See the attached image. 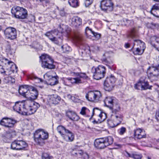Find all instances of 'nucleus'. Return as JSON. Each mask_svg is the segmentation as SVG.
I'll list each match as a JSON object with an SVG mask.
<instances>
[{"instance_id":"1","label":"nucleus","mask_w":159,"mask_h":159,"mask_svg":"<svg viewBox=\"0 0 159 159\" xmlns=\"http://www.w3.org/2000/svg\"><path fill=\"white\" fill-rule=\"evenodd\" d=\"M40 105L38 103L34 102L27 101L24 103L16 102L13 106V110L24 115H30L34 113Z\"/></svg>"},{"instance_id":"2","label":"nucleus","mask_w":159,"mask_h":159,"mask_svg":"<svg viewBox=\"0 0 159 159\" xmlns=\"http://www.w3.org/2000/svg\"><path fill=\"white\" fill-rule=\"evenodd\" d=\"M139 36L137 31L134 28L132 29L129 34L128 35V37H130L134 39V44L131 49V50L134 48V46L136 45L139 46V47L136 48L135 51H133V53L135 55H141L143 52L145 48L144 43L141 40L136 39L138 38Z\"/></svg>"},{"instance_id":"3","label":"nucleus","mask_w":159,"mask_h":159,"mask_svg":"<svg viewBox=\"0 0 159 159\" xmlns=\"http://www.w3.org/2000/svg\"><path fill=\"white\" fill-rule=\"evenodd\" d=\"M0 61L2 65H5V68L2 67L0 68V73L3 75H8L12 73H16L17 71V67L12 61H9L5 58L0 59Z\"/></svg>"},{"instance_id":"4","label":"nucleus","mask_w":159,"mask_h":159,"mask_svg":"<svg viewBox=\"0 0 159 159\" xmlns=\"http://www.w3.org/2000/svg\"><path fill=\"white\" fill-rule=\"evenodd\" d=\"M34 140L38 144L42 146L44 143V140L48 138V134L43 130L39 129L35 131L34 134Z\"/></svg>"},{"instance_id":"5","label":"nucleus","mask_w":159,"mask_h":159,"mask_svg":"<svg viewBox=\"0 0 159 159\" xmlns=\"http://www.w3.org/2000/svg\"><path fill=\"white\" fill-rule=\"evenodd\" d=\"M113 139L111 136L96 139L94 143L96 147L99 149H103L112 144Z\"/></svg>"},{"instance_id":"6","label":"nucleus","mask_w":159,"mask_h":159,"mask_svg":"<svg viewBox=\"0 0 159 159\" xmlns=\"http://www.w3.org/2000/svg\"><path fill=\"white\" fill-rule=\"evenodd\" d=\"M11 12L15 18L19 19H25L28 16L27 10L18 6L13 7L11 9Z\"/></svg>"},{"instance_id":"7","label":"nucleus","mask_w":159,"mask_h":159,"mask_svg":"<svg viewBox=\"0 0 159 159\" xmlns=\"http://www.w3.org/2000/svg\"><path fill=\"white\" fill-rule=\"evenodd\" d=\"M40 58L42 62V67L49 69L55 68V66L53 64V60L49 55L47 54H43L40 57Z\"/></svg>"},{"instance_id":"8","label":"nucleus","mask_w":159,"mask_h":159,"mask_svg":"<svg viewBox=\"0 0 159 159\" xmlns=\"http://www.w3.org/2000/svg\"><path fill=\"white\" fill-rule=\"evenodd\" d=\"M91 71L93 74L94 78L99 80L104 77L106 74V68L102 65H99L97 67H93Z\"/></svg>"},{"instance_id":"9","label":"nucleus","mask_w":159,"mask_h":159,"mask_svg":"<svg viewBox=\"0 0 159 159\" xmlns=\"http://www.w3.org/2000/svg\"><path fill=\"white\" fill-rule=\"evenodd\" d=\"M17 121L12 118L4 117L0 121V125L8 129L13 128Z\"/></svg>"},{"instance_id":"10","label":"nucleus","mask_w":159,"mask_h":159,"mask_svg":"<svg viewBox=\"0 0 159 159\" xmlns=\"http://www.w3.org/2000/svg\"><path fill=\"white\" fill-rule=\"evenodd\" d=\"M101 96V93L99 91H90L86 94V98L89 101L96 102L99 100Z\"/></svg>"},{"instance_id":"11","label":"nucleus","mask_w":159,"mask_h":159,"mask_svg":"<svg viewBox=\"0 0 159 159\" xmlns=\"http://www.w3.org/2000/svg\"><path fill=\"white\" fill-rule=\"evenodd\" d=\"M6 38L10 40L16 39L17 37V31L16 29L11 27L7 28L4 31Z\"/></svg>"},{"instance_id":"12","label":"nucleus","mask_w":159,"mask_h":159,"mask_svg":"<svg viewBox=\"0 0 159 159\" xmlns=\"http://www.w3.org/2000/svg\"><path fill=\"white\" fill-rule=\"evenodd\" d=\"M116 80V78L113 76L107 77L104 82L105 89L108 91L112 90L114 86Z\"/></svg>"},{"instance_id":"13","label":"nucleus","mask_w":159,"mask_h":159,"mask_svg":"<svg viewBox=\"0 0 159 159\" xmlns=\"http://www.w3.org/2000/svg\"><path fill=\"white\" fill-rule=\"evenodd\" d=\"M27 146V144L24 141L17 140L13 142L11 144V148L13 150H22L26 148Z\"/></svg>"},{"instance_id":"14","label":"nucleus","mask_w":159,"mask_h":159,"mask_svg":"<svg viewBox=\"0 0 159 159\" xmlns=\"http://www.w3.org/2000/svg\"><path fill=\"white\" fill-rule=\"evenodd\" d=\"M147 73L149 78H152V80H155L159 75V69L157 66L149 67L147 69Z\"/></svg>"},{"instance_id":"15","label":"nucleus","mask_w":159,"mask_h":159,"mask_svg":"<svg viewBox=\"0 0 159 159\" xmlns=\"http://www.w3.org/2000/svg\"><path fill=\"white\" fill-rule=\"evenodd\" d=\"M113 6V3L111 0H102L101 2V8L104 11H112Z\"/></svg>"},{"instance_id":"16","label":"nucleus","mask_w":159,"mask_h":159,"mask_svg":"<svg viewBox=\"0 0 159 159\" xmlns=\"http://www.w3.org/2000/svg\"><path fill=\"white\" fill-rule=\"evenodd\" d=\"M95 111L97 113H100V114L98 116L99 118L98 119V121L94 120L93 121V124H97L99 123H100L105 120L106 118V114L103 112H101L100 110L98 109V108H95L93 109L92 117H93L94 115V113Z\"/></svg>"},{"instance_id":"17","label":"nucleus","mask_w":159,"mask_h":159,"mask_svg":"<svg viewBox=\"0 0 159 159\" xmlns=\"http://www.w3.org/2000/svg\"><path fill=\"white\" fill-rule=\"evenodd\" d=\"M72 154L75 157H82L84 159H93L92 157L89 156L86 153H83L81 150H73L72 152Z\"/></svg>"},{"instance_id":"18","label":"nucleus","mask_w":159,"mask_h":159,"mask_svg":"<svg viewBox=\"0 0 159 159\" xmlns=\"http://www.w3.org/2000/svg\"><path fill=\"white\" fill-rule=\"evenodd\" d=\"M116 102L115 98L112 97H107L104 100V104L105 106L110 109H112L114 110L118 111V109H115L114 108V105Z\"/></svg>"},{"instance_id":"19","label":"nucleus","mask_w":159,"mask_h":159,"mask_svg":"<svg viewBox=\"0 0 159 159\" xmlns=\"http://www.w3.org/2000/svg\"><path fill=\"white\" fill-rule=\"evenodd\" d=\"M134 136L135 139H141L146 138V134L144 130L138 128L134 130Z\"/></svg>"},{"instance_id":"20","label":"nucleus","mask_w":159,"mask_h":159,"mask_svg":"<svg viewBox=\"0 0 159 159\" xmlns=\"http://www.w3.org/2000/svg\"><path fill=\"white\" fill-rule=\"evenodd\" d=\"M57 34V32L56 31L52 30L47 32L45 35L48 37L52 42L56 44H58L59 41L57 38L55 36Z\"/></svg>"},{"instance_id":"21","label":"nucleus","mask_w":159,"mask_h":159,"mask_svg":"<svg viewBox=\"0 0 159 159\" xmlns=\"http://www.w3.org/2000/svg\"><path fill=\"white\" fill-rule=\"evenodd\" d=\"M60 97L57 94H53L49 96L48 101L49 105L57 104L60 101Z\"/></svg>"},{"instance_id":"22","label":"nucleus","mask_w":159,"mask_h":159,"mask_svg":"<svg viewBox=\"0 0 159 159\" xmlns=\"http://www.w3.org/2000/svg\"><path fill=\"white\" fill-rule=\"evenodd\" d=\"M119 110V108L118 109V111H117V110L116 111L113 110V113H114V112H115L116 113L114 114H113L111 115V118L114 122L115 125H116V126L120 124L122 120L121 116L120 115L117 114L116 113V112L118 111Z\"/></svg>"},{"instance_id":"23","label":"nucleus","mask_w":159,"mask_h":159,"mask_svg":"<svg viewBox=\"0 0 159 159\" xmlns=\"http://www.w3.org/2000/svg\"><path fill=\"white\" fill-rule=\"evenodd\" d=\"M70 23L72 26L79 28L82 24V19L78 16H74L72 18Z\"/></svg>"},{"instance_id":"24","label":"nucleus","mask_w":159,"mask_h":159,"mask_svg":"<svg viewBox=\"0 0 159 159\" xmlns=\"http://www.w3.org/2000/svg\"><path fill=\"white\" fill-rule=\"evenodd\" d=\"M69 83L72 84H79L81 83L82 81L78 77L75 78H68L65 79L64 81V84L66 85H69Z\"/></svg>"},{"instance_id":"25","label":"nucleus","mask_w":159,"mask_h":159,"mask_svg":"<svg viewBox=\"0 0 159 159\" xmlns=\"http://www.w3.org/2000/svg\"><path fill=\"white\" fill-rule=\"evenodd\" d=\"M150 40L152 45L159 51V37L156 36L152 37Z\"/></svg>"},{"instance_id":"26","label":"nucleus","mask_w":159,"mask_h":159,"mask_svg":"<svg viewBox=\"0 0 159 159\" xmlns=\"http://www.w3.org/2000/svg\"><path fill=\"white\" fill-rule=\"evenodd\" d=\"M66 116L73 121H77L79 119V116L76 113L70 111H66Z\"/></svg>"},{"instance_id":"27","label":"nucleus","mask_w":159,"mask_h":159,"mask_svg":"<svg viewBox=\"0 0 159 159\" xmlns=\"http://www.w3.org/2000/svg\"><path fill=\"white\" fill-rule=\"evenodd\" d=\"M67 135H63L62 137L65 140L68 142H72L74 139V135L73 134L70 130L69 132H66V133Z\"/></svg>"},{"instance_id":"28","label":"nucleus","mask_w":159,"mask_h":159,"mask_svg":"<svg viewBox=\"0 0 159 159\" xmlns=\"http://www.w3.org/2000/svg\"><path fill=\"white\" fill-rule=\"evenodd\" d=\"M31 86L29 85H22L20 87L19 89V93L22 96H24L25 94L29 90L30 87Z\"/></svg>"},{"instance_id":"29","label":"nucleus","mask_w":159,"mask_h":159,"mask_svg":"<svg viewBox=\"0 0 159 159\" xmlns=\"http://www.w3.org/2000/svg\"><path fill=\"white\" fill-rule=\"evenodd\" d=\"M30 99L31 100H34L38 96V92L37 90L33 88L30 87Z\"/></svg>"},{"instance_id":"30","label":"nucleus","mask_w":159,"mask_h":159,"mask_svg":"<svg viewBox=\"0 0 159 159\" xmlns=\"http://www.w3.org/2000/svg\"><path fill=\"white\" fill-rule=\"evenodd\" d=\"M55 73L53 71H50L47 72L44 75V77L47 80H49L55 76L54 75Z\"/></svg>"},{"instance_id":"31","label":"nucleus","mask_w":159,"mask_h":159,"mask_svg":"<svg viewBox=\"0 0 159 159\" xmlns=\"http://www.w3.org/2000/svg\"><path fill=\"white\" fill-rule=\"evenodd\" d=\"M145 78V76H142L140 78L139 81L135 85V88L137 89L142 90L143 81H144V79Z\"/></svg>"},{"instance_id":"32","label":"nucleus","mask_w":159,"mask_h":159,"mask_svg":"<svg viewBox=\"0 0 159 159\" xmlns=\"http://www.w3.org/2000/svg\"><path fill=\"white\" fill-rule=\"evenodd\" d=\"M2 139L5 142H8L12 137V135L10 133L7 132L2 135Z\"/></svg>"},{"instance_id":"33","label":"nucleus","mask_w":159,"mask_h":159,"mask_svg":"<svg viewBox=\"0 0 159 159\" xmlns=\"http://www.w3.org/2000/svg\"><path fill=\"white\" fill-rule=\"evenodd\" d=\"M57 129L58 132L61 135L62 137L64 135V133L69 132V130L66 129L64 127L61 125L58 126Z\"/></svg>"},{"instance_id":"34","label":"nucleus","mask_w":159,"mask_h":159,"mask_svg":"<svg viewBox=\"0 0 159 159\" xmlns=\"http://www.w3.org/2000/svg\"><path fill=\"white\" fill-rule=\"evenodd\" d=\"M86 31H89V32L92 33L94 37H95L97 39H99L101 37V34L95 32L92 30L90 29L89 27H87L86 28Z\"/></svg>"},{"instance_id":"35","label":"nucleus","mask_w":159,"mask_h":159,"mask_svg":"<svg viewBox=\"0 0 159 159\" xmlns=\"http://www.w3.org/2000/svg\"><path fill=\"white\" fill-rule=\"evenodd\" d=\"M147 78L145 77V78L144 79V81H143L142 84H143V87H142V90H146L147 89H151V88L152 87V86H150L147 81L146 80Z\"/></svg>"},{"instance_id":"36","label":"nucleus","mask_w":159,"mask_h":159,"mask_svg":"<svg viewBox=\"0 0 159 159\" xmlns=\"http://www.w3.org/2000/svg\"><path fill=\"white\" fill-rule=\"evenodd\" d=\"M69 5L72 7H76L79 6L78 0H68Z\"/></svg>"},{"instance_id":"37","label":"nucleus","mask_w":159,"mask_h":159,"mask_svg":"<svg viewBox=\"0 0 159 159\" xmlns=\"http://www.w3.org/2000/svg\"><path fill=\"white\" fill-rule=\"evenodd\" d=\"M61 48L64 52H69L71 50L70 47L66 44L61 46Z\"/></svg>"},{"instance_id":"38","label":"nucleus","mask_w":159,"mask_h":159,"mask_svg":"<svg viewBox=\"0 0 159 159\" xmlns=\"http://www.w3.org/2000/svg\"><path fill=\"white\" fill-rule=\"evenodd\" d=\"M56 77H57V76L56 77L55 76L53 78H52V79H51L50 80H48L49 84L50 85H54L57 84L58 83V81Z\"/></svg>"},{"instance_id":"39","label":"nucleus","mask_w":159,"mask_h":159,"mask_svg":"<svg viewBox=\"0 0 159 159\" xmlns=\"http://www.w3.org/2000/svg\"><path fill=\"white\" fill-rule=\"evenodd\" d=\"M52 157L49 156L48 153L43 152L42 155V159H52Z\"/></svg>"},{"instance_id":"40","label":"nucleus","mask_w":159,"mask_h":159,"mask_svg":"<svg viewBox=\"0 0 159 159\" xmlns=\"http://www.w3.org/2000/svg\"><path fill=\"white\" fill-rule=\"evenodd\" d=\"M126 128L122 127L118 129V133L119 134L122 135L126 132Z\"/></svg>"},{"instance_id":"41","label":"nucleus","mask_w":159,"mask_h":159,"mask_svg":"<svg viewBox=\"0 0 159 159\" xmlns=\"http://www.w3.org/2000/svg\"><path fill=\"white\" fill-rule=\"evenodd\" d=\"M9 75H3L5 76L3 80V81L5 83H11V79H10L9 78H12V77L11 76H9Z\"/></svg>"},{"instance_id":"42","label":"nucleus","mask_w":159,"mask_h":159,"mask_svg":"<svg viewBox=\"0 0 159 159\" xmlns=\"http://www.w3.org/2000/svg\"><path fill=\"white\" fill-rule=\"evenodd\" d=\"M107 124L110 127L112 128L116 126V125H115L114 122L111 119V120H107Z\"/></svg>"},{"instance_id":"43","label":"nucleus","mask_w":159,"mask_h":159,"mask_svg":"<svg viewBox=\"0 0 159 159\" xmlns=\"http://www.w3.org/2000/svg\"><path fill=\"white\" fill-rule=\"evenodd\" d=\"M150 12L154 16L159 17V9L156 11H151Z\"/></svg>"},{"instance_id":"44","label":"nucleus","mask_w":159,"mask_h":159,"mask_svg":"<svg viewBox=\"0 0 159 159\" xmlns=\"http://www.w3.org/2000/svg\"><path fill=\"white\" fill-rule=\"evenodd\" d=\"M76 75L77 76H79L80 78H83L84 79H87L88 78V77L84 73H77L76 74Z\"/></svg>"},{"instance_id":"45","label":"nucleus","mask_w":159,"mask_h":159,"mask_svg":"<svg viewBox=\"0 0 159 159\" xmlns=\"http://www.w3.org/2000/svg\"><path fill=\"white\" fill-rule=\"evenodd\" d=\"M6 51L10 54H11L13 52L14 50L11 49L10 46L7 45L6 48Z\"/></svg>"},{"instance_id":"46","label":"nucleus","mask_w":159,"mask_h":159,"mask_svg":"<svg viewBox=\"0 0 159 159\" xmlns=\"http://www.w3.org/2000/svg\"><path fill=\"white\" fill-rule=\"evenodd\" d=\"M31 87H32L31 86ZM29 90H28V91L25 94V95L23 96V97H24L28 99H30V88H29Z\"/></svg>"},{"instance_id":"47","label":"nucleus","mask_w":159,"mask_h":159,"mask_svg":"<svg viewBox=\"0 0 159 159\" xmlns=\"http://www.w3.org/2000/svg\"><path fill=\"white\" fill-rule=\"evenodd\" d=\"M151 27L153 29H159V25L158 24L152 23L151 24Z\"/></svg>"},{"instance_id":"48","label":"nucleus","mask_w":159,"mask_h":159,"mask_svg":"<svg viewBox=\"0 0 159 159\" xmlns=\"http://www.w3.org/2000/svg\"><path fill=\"white\" fill-rule=\"evenodd\" d=\"M89 111V109L86 107H84L82 108L80 113L82 115H84L85 114L86 112Z\"/></svg>"},{"instance_id":"49","label":"nucleus","mask_w":159,"mask_h":159,"mask_svg":"<svg viewBox=\"0 0 159 159\" xmlns=\"http://www.w3.org/2000/svg\"><path fill=\"white\" fill-rule=\"evenodd\" d=\"M85 5L86 7H88L92 4L93 0H85Z\"/></svg>"},{"instance_id":"50","label":"nucleus","mask_w":159,"mask_h":159,"mask_svg":"<svg viewBox=\"0 0 159 159\" xmlns=\"http://www.w3.org/2000/svg\"><path fill=\"white\" fill-rule=\"evenodd\" d=\"M159 9V4H156L152 7L151 11H156Z\"/></svg>"},{"instance_id":"51","label":"nucleus","mask_w":159,"mask_h":159,"mask_svg":"<svg viewBox=\"0 0 159 159\" xmlns=\"http://www.w3.org/2000/svg\"><path fill=\"white\" fill-rule=\"evenodd\" d=\"M134 153L131 152L129 153L127 152L126 151L125 154V156L127 157H130L133 158L134 154Z\"/></svg>"},{"instance_id":"52","label":"nucleus","mask_w":159,"mask_h":159,"mask_svg":"<svg viewBox=\"0 0 159 159\" xmlns=\"http://www.w3.org/2000/svg\"><path fill=\"white\" fill-rule=\"evenodd\" d=\"M142 157L141 155L137 154L134 153L133 158L134 159H141Z\"/></svg>"},{"instance_id":"53","label":"nucleus","mask_w":159,"mask_h":159,"mask_svg":"<svg viewBox=\"0 0 159 159\" xmlns=\"http://www.w3.org/2000/svg\"><path fill=\"white\" fill-rule=\"evenodd\" d=\"M118 84L119 85H121L122 84L123 82V79L122 77H120L118 81Z\"/></svg>"},{"instance_id":"54","label":"nucleus","mask_w":159,"mask_h":159,"mask_svg":"<svg viewBox=\"0 0 159 159\" xmlns=\"http://www.w3.org/2000/svg\"><path fill=\"white\" fill-rule=\"evenodd\" d=\"M60 15L62 16H66V14L63 10H61L60 12Z\"/></svg>"},{"instance_id":"55","label":"nucleus","mask_w":159,"mask_h":159,"mask_svg":"<svg viewBox=\"0 0 159 159\" xmlns=\"http://www.w3.org/2000/svg\"><path fill=\"white\" fill-rule=\"evenodd\" d=\"M75 40V41L77 42H78L79 41L81 40V38L79 37H76Z\"/></svg>"},{"instance_id":"56","label":"nucleus","mask_w":159,"mask_h":159,"mask_svg":"<svg viewBox=\"0 0 159 159\" xmlns=\"http://www.w3.org/2000/svg\"><path fill=\"white\" fill-rule=\"evenodd\" d=\"M156 117L157 120L159 121V111L156 113Z\"/></svg>"},{"instance_id":"57","label":"nucleus","mask_w":159,"mask_h":159,"mask_svg":"<svg viewBox=\"0 0 159 159\" xmlns=\"http://www.w3.org/2000/svg\"><path fill=\"white\" fill-rule=\"evenodd\" d=\"M130 44L129 43H125V47L126 48H128L130 47Z\"/></svg>"},{"instance_id":"58","label":"nucleus","mask_w":159,"mask_h":159,"mask_svg":"<svg viewBox=\"0 0 159 159\" xmlns=\"http://www.w3.org/2000/svg\"><path fill=\"white\" fill-rule=\"evenodd\" d=\"M71 30L70 28L67 27V30H66V31L67 33L68 34H69V32Z\"/></svg>"},{"instance_id":"59","label":"nucleus","mask_w":159,"mask_h":159,"mask_svg":"<svg viewBox=\"0 0 159 159\" xmlns=\"http://www.w3.org/2000/svg\"><path fill=\"white\" fill-rule=\"evenodd\" d=\"M9 78L11 79V83H14L15 82V80L14 78Z\"/></svg>"},{"instance_id":"60","label":"nucleus","mask_w":159,"mask_h":159,"mask_svg":"<svg viewBox=\"0 0 159 159\" xmlns=\"http://www.w3.org/2000/svg\"><path fill=\"white\" fill-rule=\"evenodd\" d=\"M37 2H38V3L39 2H43V1H44V0H36Z\"/></svg>"},{"instance_id":"61","label":"nucleus","mask_w":159,"mask_h":159,"mask_svg":"<svg viewBox=\"0 0 159 159\" xmlns=\"http://www.w3.org/2000/svg\"><path fill=\"white\" fill-rule=\"evenodd\" d=\"M68 97L69 98H72V96H71V95H68Z\"/></svg>"},{"instance_id":"62","label":"nucleus","mask_w":159,"mask_h":159,"mask_svg":"<svg viewBox=\"0 0 159 159\" xmlns=\"http://www.w3.org/2000/svg\"><path fill=\"white\" fill-rule=\"evenodd\" d=\"M107 66L109 69H111V67L110 66H109L108 65H106Z\"/></svg>"},{"instance_id":"63","label":"nucleus","mask_w":159,"mask_h":159,"mask_svg":"<svg viewBox=\"0 0 159 159\" xmlns=\"http://www.w3.org/2000/svg\"><path fill=\"white\" fill-rule=\"evenodd\" d=\"M104 62H107V59H106L104 60Z\"/></svg>"},{"instance_id":"64","label":"nucleus","mask_w":159,"mask_h":159,"mask_svg":"<svg viewBox=\"0 0 159 159\" xmlns=\"http://www.w3.org/2000/svg\"><path fill=\"white\" fill-rule=\"evenodd\" d=\"M58 39V41H58V42H59V40H61V39H60V38H58V39Z\"/></svg>"}]
</instances>
